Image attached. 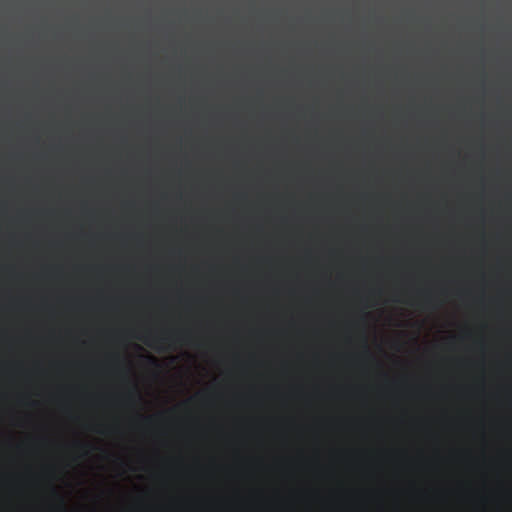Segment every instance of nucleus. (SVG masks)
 Returning <instances> with one entry per match:
<instances>
[{
    "label": "nucleus",
    "instance_id": "obj_1",
    "mask_svg": "<svg viewBox=\"0 0 512 512\" xmlns=\"http://www.w3.org/2000/svg\"><path fill=\"white\" fill-rule=\"evenodd\" d=\"M144 340V343L147 344V346L154 348L155 343L159 344H166L173 340V334H164L160 337H152L149 334L142 338Z\"/></svg>",
    "mask_w": 512,
    "mask_h": 512
},
{
    "label": "nucleus",
    "instance_id": "obj_2",
    "mask_svg": "<svg viewBox=\"0 0 512 512\" xmlns=\"http://www.w3.org/2000/svg\"><path fill=\"white\" fill-rule=\"evenodd\" d=\"M147 359H148V362H150V364L157 365V359L156 358H154L152 356H148Z\"/></svg>",
    "mask_w": 512,
    "mask_h": 512
},
{
    "label": "nucleus",
    "instance_id": "obj_3",
    "mask_svg": "<svg viewBox=\"0 0 512 512\" xmlns=\"http://www.w3.org/2000/svg\"><path fill=\"white\" fill-rule=\"evenodd\" d=\"M135 397V391L132 390L130 393H128V398L133 399Z\"/></svg>",
    "mask_w": 512,
    "mask_h": 512
}]
</instances>
